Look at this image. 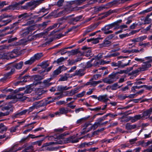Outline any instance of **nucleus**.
Here are the masks:
<instances>
[{
  "label": "nucleus",
  "instance_id": "nucleus-1",
  "mask_svg": "<svg viewBox=\"0 0 152 152\" xmlns=\"http://www.w3.org/2000/svg\"><path fill=\"white\" fill-rule=\"evenodd\" d=\"M145 59L147 60H149V61H147L143 62L141 67L132 72V75L137 73L140 72L145 71L151 66V63L152 62V57L148 56L146 57Z\"/></svg>",
  "mask_w": 152,
  "mask_h": 152
},
{
  "label": "nucleus",
  "instance_id": "nucleus-2",
  "mask_svg": "<svg viewBox=\"0 0 152 152\" xmlns=\"http://www.w3.org/2000/svg\"><path fill=\"white\" fill-rule=\"evenodd\" d=\"M24 93L18 94L15 95H8L6 98V99H10L14 100L13 103H15L19 99L20 101H23L26 99V97L23 96Z\"/></svg>",
  "mask_w": 152,
  "mask_h": 152
},
{
  "label": "nucleus",
  "instance_id": "nucleus-3",
  "mask_svg": "<svg viewBox=\"0 0 152 152\" xmlns=\"http://www.w3.org/2000/svg\"><path fill=\"white\" fill-rule=\"evenodd\" d=\"M43 0L31 1L28 2V6L29 7V10H34L36 7L41 4Z\"/></svg>",
  "mask_w": 152,
  "mask_h": 152
},
{
  "label": "nucleus",
  "instance_id": "nucleus-4",
  "mask_svg": "<svg viewBox=\"0 0 152 152\" xmlns=\"http://www.w3.org/2000/svg\"><path fill=\"white\" fill-rule=\"evenodd\" d=\"M42 102V101L39 102H37L34 103L32 106L30 107L28 109H26L27 110L28 113H29L30 112H32L35 109H37L40 107L43 106L45 104H40V103H41Z\"/></svg>",
  "mask_w": 152,
  "mask_h": 152
},
{
  "label": "nucleus",
  "instance_id": "nucleus-5",
  "mask_svg": "<svg viewBox=\"0 0 152 152\" xmlns=\"http://www.w3.org/2000/svg\"><path fill=\"white\" fill-rule=\"evenodd\" d=\"M113 28L111 24H109L105 26L104 27L101 28V30L104 31V33L106 34H108L113 32L111 30H109Z\"/></svg>",
  "mask_w": 152,
  "mask_h": 152
},
{
  "label": "nucleus",
  "instance_id": "nucleus-6",
  "mask_svg": "<svg viewBox=\"0 0 152 152\" xmlns=\"http://www.w3.org/2000/svg\"><path fill=\"white\" fill-rule=\"evenodd\" d=\"M102 81L101 80H99L97 81H93V79H91L89 81L87 82L85 84L86 86H90V87L91 86H95L98 84L102 83Z\"/></svg>",
  "mask_w": 152,
  "mask_h": 152
},
{
  "label": "nucleus",
  "instance_id": "nucleus-7",
  "mask_svg": "<svg viewBox=\"0 0 152 152\" xmlns=\"http://www.w3.org/2000/svg\"><path fill=\"white\" fill-rule=\"evenodd\" d=\"M55 143L54 142L45 143L43 145L42 147L39 148V151H48L49 147L48 146Z\"/></svg>",
  "mask_w": 152,
  "mask_h": 152
},
{
  "label": "nucleus",
  "instance_id": "nucleus-8",
  "mask_svg": "<svg viewBox=\"0 0 152 152\" xmlns=\"http://www.w3.org/2000/svg\"><path fill=\"white\" fill-rule=\"evenodd\" d=\"M69 111V110L67 108L62 107L59 109L58 111L56 112L55 114L56 115H58L59 116H60L61 115L66 114Z\"/></svg>",
  "mask_w": 152,
  "mask_h": 152
},
{
  "label": "nucleus",
  "instance_id": "nucleus-9",
  "mask_svg": "<svg viewBox=\"0 0 152 152\" xmlns=\"http://www.w3.org/2000/svg\"><path fill=\"white\" fill-rule=\"evenodd\" d=\"M18 144L14 145L7 151V152H16L18 151L21 150L24 147V146H23L21 147H20L18 148H17L16 147L18 146Z\"/></svg>",
  "mask_w": 152,
  "mask_h": 152
},
{
  "label": "nucleus",
  "instance_id": "nucleus-10",
  "mask_svg": "<svg viewBox=\"0 0 152 152\" xmlns=\"http://www.w3.org/2000/svg\"><path fill=\"white\" fill-rule=\"evenodd\" d=\"M82 17L83 16L82 15H80L76 17L71 18L69 21L70 24L72 25L76 24L77 22L80 21Z\"/></svg>",
  "mask_w": 152,
  "mask_h": 152
},
{
  "label": "nucleus",
  "instance_id": "nucleus-11",
  "mask_svg": "<svg viewBox=\"0 0 152 152\" xmlns=\"http://www.w3.org/2000/svg\"><path fill=\"white\" fill-rule=\"evenodd\" d=\"M15 70L14 69H11L10 72L5 74L4 77L0 79V81L4 82L7 79L10 78V76L13 74Z\"/></svg>",
  "mask_w": 152,
  "mask_h": 152
},
{
  "label": "nucleus",
  "instance_id": "nucleus-12",
  "mask_svg": "<svg viewBox=\"0 0 152 152\" xmlns=\"http://www.w3.org/2000/svg\"><path fill=\"white\" fill-rule=\"evenodd\" d=\"M9 15L10 16V17H8L10 18L9 19L4 20H2V21H2V24H0V28L8 24V23H10L12 20L14 19V18L12 15Z\"/></svg>",
  "mask_w": 152,
  "mask_h": 152
},
{
  "label": "nucleus",
  "instance_id": "nucleus-13",
  "mask_svg": "<svg viewBox=\"0 0 152 152\" xmlns=\"http://www.w3.org/2000/svg\"><path fill=\"white\" fill-rule=\"evenodd\" d=\"M98 100L100 101L106 102L109 100L107 94L100 95L98 97Z\"/></svg>",
  "mask_w": 152,
  "mask_h": 152
},
{
  "label": "nucleus",
  "instance_id": "nucleus-14",
  "mask_svg": "<svg viewBox=\"0 0 152 152\" xmlns=\"http://www.w3.org/2000/svg\"><path fill=\"white\" fill-rule=\"evenodd\" d=\"M74 137L72 136L68 138H65L64 140L65 143H69L72 142V143L77 142L79 141L78 139H74Z\"/></svg>",
  "mask_w": 152,
  "mask_h": 152
},
{
  "label": "nucleus",
  "instance_id": "nucleus-15",
  "mask_svg": "<svg viewBox=\"0 0 152 152\" xmlns=\"http://www.w3.org/2000/svg\"><path fill=\"white\" fill-rule=\"evenodd\" d=\"M98 24H94L93 26H89L86 30L85 33L83 34V36H85L86 34L93 31L98 26Z\"/></svg>",
  "mask_w": 152,
  "mask_h": 152
},
{
  "label": "nucleus",
  "instance_id": "nucleus-16",
  "mask_svg": "<svg viewBox=\"0 0 152 152\" xmlns=\"http://www.w3.org/2000/svg\"><path fill=\"white\" fill-rule=\"evenodd\" d=\"M113 50L110 52L107 55L104 57V58H110L112 57H116L119 55L120 54L119 53L116 52L112 53L113 52Z\"/></svg>",
  "mask_w": 152,
  "mask_h": 152
},
{
  "label": "nucleus",
  "instance_id": "nucleus-17",
  "mask_svg": "<svg viewBox=\"0 0 152 152\" xmlns=\"http://www.w3.org/2000/svg\"><path fill=\"white\" fill-rule=\"evenodd\" d=\"M73 7L72 6H67L66 4L64 7V10L66 14L70 13L71 12L73 11Z\"/></svg>",
  "mask_w": 152,
  "mask_h": 152
},
{
  "label": "nucleus",
  "instance_id": "nucleus-18",
  "mask_svg": "<svg viewBox=\"0 0 152 152\" xmlns=\"http://www.w3.org/2000/svg\"><path fill=\"white\" fill-rule=\"evenodd\" d=\"M29 15L27 13H25L23 14L19 15L18 16V18L19 19L18 20H20L21 23L22 22L23 20L26 18L29 17Z\"/></svg>",
  "mask_w": 152,
  "mask_h": 152
},
{
  "label": "nucleus",
  "instance_id": "nucleus-19",
  "mask_svg": "<svg viewBox=\"0 0 152 152\" xmlns=\"http://www.w3.org/2000/svg\"><path fill=\"white\" fill-rule=\"evenodd\" d=\"M38 83H34L33 84H31L29 85L28 87V88H27L26 90L25 91L24 93V94H29L32 91V89L31 87H32L33 86L35 85L36 86L37 85Z\"/></svg>",
  "mask_w": 152,
  "mask_h": 152
},
{
  "label": "nucleus",
  "instance_id": "nucleus-20",
  "mask_svg": "<svg viewBox=\"0 0 152 152\" xmlns=\"http://www.w3.org/2000/svg\"><path fill=\"white\" fill-rule=\"evenodd\" d=\"M82 49L83 50H85L83 52L84 55H85L87 57H88L91 55V51L90 49L87 48L85 47H83Z\"/></svg>",
  "mask_w": 152,
  "mask_h": 152
},
{
  "label": "nucleus",
  "instance_id": "nucleus-21",
  "mask_svg": "<svg viewBox=\"0 0 152 152\" xmlns=\"http://www.w3.org/2000/svg\"><path fill=\"white\" fill-rule=\"evenodd\" d=\"M142 118V116L140 115H135L134 117H130L129 119L132 122H134L137 120L140 119Z\"/></svg>",
  "mask_w": 152,
  "mask_h": 152
},
{
  "label": "nucleus",
  "instance_id": "nucleus-22",
  "mask_svg": "<svg viewBox=\"0 0 152 152\" xmlns=\"http://www.w3.org/2000/svg\"><path fill=\"white\" fill-rule=\"evenodd\" d=\"M152 112V107L150 108L149 109L144 111L142 113V118H145V117H149L151 113Z\"/></svg>",
  "mask_w": 152,
  "mask_h": 152
},
{
  "label": "nucleus",
  "instance_id": "nucleus-23",
  "mask_svg": "<svg viewBox=\"0 0 152 152\" xmlns=\"http://www.w3.org/2000/svg\"><path fill=\"white\" fill-rule=\"evenodd\" d=\"M131 61L130 60L128 61V62L127 63H124V61H118V67L120 68H123L125 66H128L129 65V63Z\"/></svg>",
  "mask_w": 152,
  "mask_h": 152
},
{
  "label": "nucleus",
  "instance_id": "nucleus-24",
  "mask_svg": "<svg viewBox=\"0 0 152 152\" xmlns=\"http://www.w3.org/2000/svg\"><path fill=\"white\" fill-rule=\"evenodd\" d=\"M137 127L136 124L131 125L129 123H127L126 125L125 128L127 130H131L134 129Z\"/></svg>",
  "mask_w": 152,
  "mask_h": 152
},
{
  "label": "nucleus",
  "instance_id": "nucleus-25",
  "mask_svg": "<svg viewBox=\"0 0 152 152\" xmlns=\"http://www.w3.org/2000/svg\"><path fill=\"white\" fill-rule=\"evenodd\" d=\"M72 88V87H67L66 86H58L57 88V90L60 91H64L68 90Z\"/></svg>",
  "mask_w": 152,
  "mask_h": 152
},
{
  "label": "nucleus",
  "instance_id": "nucleus-26",
  "mask_svg": "<svg viewBox=\"0 0 152 152\" xmlns=\"http://www.w3.org/2000/svg\"><path fill=\"white\" fill-rule=\"evenodd\" d=\"M84 74V70L82 69L76 70L74 73V75H77L79 76H82Z\"/></svg>",
  "mask_w": 152,
  "mask_h": 152
},
{
  "label": "nucleus",
  "instance_id": "nucleus-27",
  "mask_svg": "<svg viewBox=\"0 0 152 152\" xmlns=\"http://www.w3.org/2000/svg\"><path fill=\"white\" fill-rule=\"evenodd\" d=\"M33 77L34 78V80L36 81V82H34V83H38L37 84L39 83V82H38V81L43 79V77L39 75H34L33 76Z\"/></svg>",
  "mask_w": 152,
  "mask_h": 152
},
{
  "label": "nucleus",
  "instance_id": "nucleus-28",
  "mask_svg": "<svg viewBox=\"0 0 152 152\" xmlns=\"http://www.w3.org/2000/svg\"><path fill=\"white\" fill-rule=\"evenodd\" d=\"M43 54L42 53H37L35 54L34 56H32L34 61L36 60L39 59L42 56Z\"/></svg>",
  "mask_w": 152,
  "mask_h": 152
},
{
  "label": "nucleus",
  "instance_id": "nucleus-29",
  "mask_svg": "<svg viewBox=\"0 0 152 152\" xmlns=\"http://www.w3.org/2000/svg\"><path fill=\"white\" fill-rule=\"evenodd\" d=\"M33 26H31L24 31V32L23 34V35L24 36L28 34L30 32L33 30Z\"/></svg>",
  "mask_w": 152,
  "mask_h": 152
},
{
  "label": "nucleus",
  "instance_id": "nucleus-30",
  "mask_svg": "<svg viewBox=\"0 0 152 152\" xmlns=\"http://www.w3.org/2000/svg\"><path fill=\"white\" fill-rule=\"evenodd\" d=\"M100 39V37H97L96 38H91L88 39L87 41L88 42H92V43L94 44H97L99 42V40Z\"/></svg>",
  "mask_w": 152,
  "mask_h": 152
},
{
  "label": "nucleus",
  "instance_id": "nucleus-31",
  "mask_svg": "<svg viewBox=\"0 0 152 152\" xmlns=\"http://www.w3.org/2000/svg\"><path fill=\"white\" fill-rule=\"evenodd\" d=\"M105 0H89L88 2V4H93L96 2L103 3L104 2Z\"/></svg>",
  "mask_w": 152,
  "mask_h": 152
},
{
  "label": "nucleus",
  "instance_id": "nucleus-32",
  "mask_svg": "<svg viewBox=\"0 0 152 152\" xmlns=\"http://www.w3.org/2000/svg\"><path fill=\"white\" fill-rule=\"evenodd\" d=\"M43 93H41L40 94H39L36 95L34 96L33 97V99L34 100H38L42 98L43 97L42 94Z\"/></svg>",
  "mask_w": 152,
  "mask_h": 152
},
{
  "label": "nucleus",
  "instance_id": "nucleus-33",
  "mask_svg": "<svg viewBox=\"0 0 152 152\" xmlns=\"http://www.w3.org/2000/svg\"><path fill=\"white\" fill-rule=\"evenodd\" d=\"M33 147L31 145L25 148L21 152H30L31 151H33Z\"/></svg>",
  "mask_w": 152,
  "mask_h": 152
},
{
  "label": "nucleus",
  "instance_id": "nucleus-34",
  "mask_svg": "<svg viewBox=\"0 0 152 152\" xmlns=\"http://www.w3.org/2000/svg\"><path fill=\"white\" fill-rule=\"evenodd\" d=\"M122 21V20H118L111 24H110L113 27H114L115 26H117V27L119 26V24L121 23Z\"/></svg>",
  "mask_w": 152,
  "mask_h": 152
},
{
  "label": "nucleus",
  "instance_id": "nucleus-35",
  "mask_svg": "<svg viewBox=\"0 0 152 152\" xmlns=\"http://www.w3.org/2000/svg\"><path fill=\"white\" fill-rule=\"evenodd\" d=\"M23 62L22 61H20L18 63L15 64L14 66L17 69H21L23 65Z\"/></svg>",
  "mask_w": 152,
  "mask_h": 152
},
{
  "label": "nucleus",
  "instance_id": "nucleus-36",
  "mask_svg": "<svg viewBox=\"0 0 152 152\" xmlns=\"http://www.w3.org/2000/svg\"><path fill=\"white\" fill-rule=\"evenodd\" d=\"M103 80L104 83H106L108 84H110L113 83V81L109 77V76L108 77L103 79Z\"/></svg>",
  "mask_w": 152,
  "mask_h": 152
},
{
  "label": "nucleus",
  "instance_id": "nucleus-37",
  "mask_svg": "<svg viewBox=\"0 0 152 152\" xmlns=\"http://www.w3.org/2000/svg\"><path fill=\"white\" fill-rule=\"evenodd\" d=\"M149 16L150 15H148L145 17L144 20V24H149L151 22V18H149Z\"/></svg>",
  "mask_w": 152,
  "mask_h": 152
},
{
  "label": "nucleus",
  "instance_id": "nucleus-38",
  "mask_svg": "<svg viewBox=\"0 0 152 152\" xmlns=\"http://www.w3.org/2000/svg\"><path fill=\"white\" fill-rule=\"evenodd\" d=\"M122 86V85L118 86V84L117 83H115L113 84L111 86V90H115L118 88H120V87Z\"/></svg>",
  "mask_w": 152,
  "mask_h": 152
},
{
  "label": "nucleus",
  "instance_id": "nucleus-39",
  "mask_svg": "<svg viewBox=\"0 0 152 152\" xmlns=\"http://www.w3.org/2000/svg\"><path fill=\"white\" fill-rule=\"evenodd\" d=\"M86 0H75V5H80L84 3Z\"/></svg>",
  "mask_w": 152,
  "mask_h": 152
},
{
  "label": "nucleus",
  "instance_id": "nucleus-40",
  "mask_svg": "<svg viewBox=\"0 0 152 152\" xmlns=\"http://www.w3.org/2000/svg\"><path fill=\"white\" fill-rule=\"evenodd\" d=\"M68 77V75L66 74L64 76L61 77L59 80L61 81H66L67 80Z\"/></svg>",
  "mask_w": 152,
  "mask_h": 152
},
{
  "label": "nucleus",
  "instance_id": "nucleus-41",
  "mask_svg": "<svg viewBox=\"0 0 152 152\" xmlns=\"http://www.w3.org/2000/svg\"><path fill=\"white\" fill-rule=\"evenodd\" d=\"M6 126L3 124H0V132H4L6 131Z\"/></svg>",
  "mask_w": 152,
  "mask_h": 152
},
{
  "label": "nucleus",
  "instance_id": "nucleus-42",
  "mask_svg": "<svg viewBox=\"0 0 152 152\" xmlns=\"http://www.w3.org/2000/svg\"><path fill=\"white\" fill-rule=\"evenodd\" d=\"M48 22L49 21L43 22L42 23L39 24V26L41 28H44L48 25Z\"/></svg>",
  "mask_w": 152,
  "mask_h": 152
},
{
  "label": "nucleus",
  "instance_id": "nucleus-43",
  "mask_svg": "<svg viewBox=\"0 0 152 152\" xmlns=\"http://www.w3.org/2000/svg\"><path fill=\"white\" fill-rule=\"evenodd\" d=\"M59 147H52L49 146V151H56L59 149Z\"/></svg>",
  "mask_w": 152,
  "mask_h": 152
},
{
  "label": "nucleus",
  "instance_id": "nucleus-44",
  "mask_svg": "<svg viewBox=\"0 0 152 152\" xmlns=\"http://www.w3.org/2000/svg\"><path fill=\"white\" fill-rule=\"evenodd\" d=\"M64 0H59L56 3V5L58 7H61L63 6Z\"/></svg>",
  "mask_w": 152,
  "mask_h": 152
},
{
  "label": "nucleus",
  "instance_id": "nucleus-45",
  "mask_svg": "<svg viewBox=\"0 0 152 152\" xmlns=\"http://www.w3.org/2000/svg\"><path fill=\"white\" fill-rule=\"evenodd\" d=\"M32 57H31L30 59L24 62L25 64H31L34 62V60L33 59Z\"/></svg>",
  "mask_w": 152,
  "mask_h": 152
},
{
  "label": "nucleus",
  "instance_id": "nucleus-46",
  "mask_svg": "<svg viewBox=\"0 0 152 152\" xmlns=\"http://www.w3.org/2000/svg\"><path fill=\"white\" fill-rule=\"evenodd\" d=\"M110 42V41L105 39L102 43V45L103 47H107L109 45Z\"/></svg>",
  "mask_w": 152,
  "mask_h": 152
},
{
  "label": "nucleus",
  "instance_id": "nucleus-47",
  "mask_svg": "<svg viewBox=\"0 0 152 152\" xmlns=\"http://www.w3.org/2000/svg\"><path fill=\"white\" fill-rule=\"evenodd\" d=\"M66 4L67 6H71L72 5H75V0L66 1Z\"/></svg>",
  "mask_w": 152,
  "mask_h": 152
},
{
  "label": "nucleus",
  "instance_id": "nucleus-48",
  "mask_svg": "<svg viewBox=\"0 0 152 152\" xmlns=\"http://www.w3.org/2000/svg\"><path fill=\"white\" fill-rule=\"evenodd\" d=\"M51 79V78H50L47 80H45L44 81L43 83H45V85L46 86H48L52 84V83H49V81Z\"/></svg>",
  "mask_w": 152,
  "mask_h": 152
},
{
  "label": "nucleus",
  "instance_id": "nucleus-49",
  "mask_svg": "<svg viewBox=\"0 0 152 152\" xmlns=\"http://www.w3.org/2000/svg\"><path fill=\"white\" fill-rule=\"evenodd\" d=\"M152 10V7L150 8L147 9L146 10H144L141 12H140L139 13V14H145L146 13Z\"/></svg>",
  "mask_w": 152,
  "mask_h": 152
},
{
  "label": "nucleus",
  "instance_id": "nucleus-50",
  "mask_svg": "<svg viewBox=\"0 0 152 152\" xmlns=\"http://www.w3.org/2000/svg\"><path fill=\"white\" fill-rule=\"evenodd\" d=\"M98 126L97 125V124L96 123H95L94 124L91 126L89 128V129L88 130L87 132H89L92 129H93L94 130L96 128L98 127Z\"/></svg>",
  "mask_w": 152,
  "mask_h": 152
},
{
  "label": "nucleus",
  "instance_id": "nucleus-51",
  "mask_svg": "<svg viewBox=\"0 0 152 152\" xmlns=\"http://www.w3.org/2000/svg\"><path fill=\"white\" fill-rule=\"evenodd\" d=\"M61 71L58 68L56 69L53 72V76H56L61 73Z\"/></svg>",
  "mask_w": 152,
  "mask_h": 152
},
{
  "label": "nucleus",
  "instance_id": "nucleus-52",
  "mask_svg": "<svg viewBox=\"0 0 152 152\" xmlns=\"http://www.w3.org/2000/svg\"><path fill=\"white\" fill-rule=\"evenodd\" d=\"M68 134L69 133L68 132H65L64 133L59 135L58 136V137L60 139H63L64 140V139H65L64 138V137L66 136V135H68Z\"/></svg>",
  "mask_w": 152,
  "mask_h": 152
},
{
  "label": "nucleus",
  "instance_id": "nucleus-53",
  "mask_svg": "<svg viewBox=\"0 0 152 152\" xmlns=\"http://www.w3.org/2000/svg\"><path fill=\"white\" fill-rule=\"evenodd\" d=\"M115 74L113 73H112L109 76V77L111 79L113 82L115 80Z\"/></svg>",
  "mask_w": 152,
  "mask_h": 152
},
{
  "label": "nucleus",
  "instance_id": "nucleus-54",
  "mask_svg": "<svg viewBox=\"0 0 152 152\" xmlns=\"http://www.w3.org/2000/svg\"><path fill=\"white\" fill-rule=\"evenodd\" d=\"M66 14L65 12H64V10H61L60 11H59V10L58 11V13L56 17H60L63 16V15Z\"/></svg>",
  "mask_w": 152,
  "mask_h": 152
},
{
  "label": "nucleus",
  "instance_id": "nucleus-55",
  "mask_svg": "<svg viewBox=\"0 0 152 152\" xmlns=\"http://www.w3.org/2000/svg\"><path fill=\"white\" fill-rule=\"evenodd\" d=\"M145 58H134V60L136 61H137L140 62H142L145 61V60H147L146 61H147L149 60H147L145 59Z\"/></svg>",
  "mask_w": 152,
  "mask_h": 152
},
{
  "label": "nucleus",
  "instance_id": "nucleus-56",
  "mask_svg": "<svg viewBox=\"0 0 152 152\" xmlns=\"http://www.w3.org/2000/svg\"><path fill=\"white\" fill-rule=\"evenodd\" d=\"M43 140H42L34 142L32 143V144L33 145H38V146H40L42 145Z\"/></svg>",
  "mask_w": 152,
  "mask_h": 152
},
{
  "label": "nucleus",
  "instance_id": "nucleus-57",
  "mask_svg": "<svg viewBox=\"0 0 152 152\" xmlns=\"http://www.w3.org/2000/svg\"><path fill=\"white\" fill-rule=\"evenodd\" d=\"M59 10V9H58L56 10H54L53 12H52L51 13V15L54 16L55 18L58 17H56V16L58 14V11Z\"/></svg>",
  "mask_w": 152,
  "mask_h": 152
},
{
  "label": "nucleus",
  "instance_id": "nucleus-58",
  "mask_svg": "<svg viewBox=\"0 0 152 152\" xmlns=\"http://www.w3.org/2000/svg\"><path fill=\"white\" fill-rule=\"evenodd\" d=\"M18 126H16L15 127H12L9 130L12 133L15 132L18 127Z\"/></svg>",
  "mask_w": 152,
  "mask_h": 152
},
{
  "label": "nucleus",
  "instance_id": "nucleus-59",
  "mask_svg": "<svg viewBox=\"0 0 152 152\" xmlns=\"http://www.w3.org/2000/svg\"><path fill=\"white\" fill-rule=\"evenodd\" d=\"M20 116V113L19 112V111L13 114L12 115V118L14 119H15L16 118H18Z\"/></svg>",
  "mask_w": 152,
  "mask_h": 152
},
{
  "label": "nucleus",
  "instance_id": "nucleus-60",
  "mask_svg": "<svg viewBox=\"0 0 152 152\" xmlns=\"http://www.w3.org/2000/svg\"><path fill=\"white\" fill-rule=\"evenodd\" d=\"M64 58L63 57H61L59 58L56 61H54L53 63L56 62L57 64H59L63 61H64Z\"/></svg>",
  "mask_w": 152,
  "mask_h": 152
},
{
  "label": "nucleus",
  "instance_id": "nucleus-61",
  "mask_svg": "<svg viewBox=\"0 0 152 152\" xmlns=\"http://www.w3.org/2000/svg\"><path fill=\"white\" fill-rule=\"evenodd\" d=\"M10 17V16H9V15H7L6 14H3L1 15L0 16V22L3 19Z\"/></svg>",
  "mask_w": 152,
  "mask_h": 152
},
{
  "label": "nucleus",
  "instance_id": "nucleus-62",
  "mask_svg": "<svg viewBox=\"0 0 152 152\" xmlns=\"http://www.w3.org/2000/svg\"><path fill=\"white\" fill-rule=\"evenodd\" d=\"M137 143L138 145L142 147H145V142L144 140L139 141L137 142Z\"/></svg>",
  "mask_w": 152,
  "mask_h": 152
},
{
  "label": "nucleus",
  "instance_id": "nucleus-63",
  "mask_svg": "<svg viewBox=\"0 0 152 152\" xmlns=\"http://www.w3.org/2000/svg\"><path fill=\"white\" fill-rule=\"evenodd\" d=\"M152 26V24H150L145 29H143V32L144 33H146L147 31H149L151 28Z\"/></svg>",
  "mask_w": 152,
  "mask_h": 152
},
{
  "label": "nucleus",
  "instance_id": "nucleus-64",
  "mask_svg": "<svg viewBox=\"0 0 152 152\" xmlns=\"http://www.w3.org/2000/svg\"><path fill=\"white\" fill-rule=\"evenodd\" d=\"M49 64L48 63L47 61H44L42 62L41 65V66L43 68H46L48 66Z\"/></svg>",
  "mask_w": 152,
  "mask_h": 152
}]
</instances>
